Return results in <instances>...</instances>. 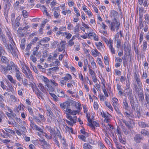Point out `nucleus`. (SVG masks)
Here are the masks:
<instances>
[{
    "mask_svg": "<svg viewBox=\"0 0 149 149\" xmlns=\"http://www.w3.org/2000/svg\"><path fill=\"white\" fill-rule=\"evenodd\" d=\"M7 108L8 110L11 113V114L12 115V116L13 118H15L16 116V114L15 113H14L12 110L8 107L7 106Z\"/></svg>",
    "mask_w": 149,
    "mask_h": 149,
    "instance_id": "nucleus-39",
    "label": "nucleus"
},
{
    "mask_svg": "<svg viewBox=\"0 0 149 149\" xmlns=\"http://www.w3.org/2000/svg\"><path fill=\"white\" fill-rule=\"evenodd\" d=\"M30 58L34 63L36 62L37 61L36 58L33 54L31 55Z\"/></svg>",
    "mask_w": 149,
    "mask_h": 149,
    "instance_id": "nucleus-52",
    "label": "nucleus"
},
{
    "mask_svg": "<svg viewBox=\"0 0 149 149\" xmlns=\"http://www.w3.org/2000/svg\"><path fill=\"white\" fill-rule=\"evenodd\" d=\"M89 72L92 76L93 75H95L94 72L89 67Z\"/></svg>",
    "mask_w": 149,
    "mask_h": 149,
    "instance_id": "nucleus-48",
    "label": "nucleus"
},
{
    "mask_svg": "<svg viewBox=\"0 0 149 149\" xmlns=\"http://www.w3.org/2000/svg\"><path fill=\"white\" fill-rule=\"evenodd\" d=\"M42 79L47 86L46 88L47 91L50 92L54 91V87L57 86L58 85V84L53 80H49L47 77L44 76H43Z\"/></svg>",
    "mask_w": 149,
    "mask_h": 149,
    "instance_id": "nucleus-1",
    "label": "nucleus"
},
{
    "mask_svg": "<svg viewBox=\"0 0 149 149\" xmlns=\"http://www.w3.org/2000/svg\"><path fill=\"white\" fill-rule=\"evenodd\" d=\"M10 99L13 102H15L17 101V99L13 95H11L10 96Z\"/></svg>",
    "mask_w": 149,
    "mask_h": 149,
    "instance_id": "nucleus-47",
    "label": "nucleus"
},
{
    "mask_svg": "<svg viewBox=\"0 0 149 149\" xmlns=\"http://www.w3.org/2000/svg\"><path fill=\"white\" fill-rule=\"evenodd\" d=\"M147 42L146 41H144L143 43V51H146L147 47Z\"/></svg>",
    "mask_w": 149,
    "mask_h": 149,
    "instance_id": "nucleus-34",
    "label": "nucleus"
},
{
    "mask_svg": "<svg viewBox=\"0 0 149 149\" xmlns=\"http://www.w3.org/2000/svg\"><path fill=\"white\" fill-rule=\"evenodd\" d=\"M72 79V77L70 74L68 73L66 74V81L68 80L70 81Z\"/></svg>",
    "mask_w": 149,
    "mask_h": 149,
    "instance_id": "nucleus-32",
    "label": "nucleus"
},
{
    "mask_svg": "<svg viewBox=\"0 0 149 149\" xmlns=\"http://www.w3.org/2000/svg\"><path fill=\"white\" fill-rule=\"evenodd\" d=\"M75 101L70 99H68L67 101H66V107H67V108H69L70 105H72L73 104Z\"/></svg>",
    "mask_w": 149,
    "mask_h": 149,
    "instance_id": "nucleus-12",
    "label": "nucleus"
},
{
    "mask_svg": "<svg viewBox=\"0 0 149 149\" xmlns=\"http://www.w3.org/2000/svg\"><path fill=\"white\" fill-rule=\"evenodd\" d=\"M1 68L2 71L3 72V73L5 74H7L8 72V71L10 70L15 71L14 68H13V67H12L9 64L7 65L6 67H5L3 65H1Z\"/></svg>",
    "mask_w": 149,
    "mask_h": 149,
    "instance_id": "nucleus-3",
    "label": "nucleus"
},
{
    "mask_svg": "<svg viewBox=\"0 0 149 149\" xmlns=\"http://www.w3.org/2000/svg\"><path fill=\"white\" fill-rule=\"evenodd\" d=\"M22 14L23 17L24 18H27L28 16V13L26 10H23L22 11Z\"/></svg>",
    "mask_w": 149,
    "mask_h": 149,
    "instance_id": "nucleus-37",
    "label": "nucleus"
},
{
    "mask_svg": "<svg viewBox=\"0 0 149 149\" xmlns=\"http://www.w3.org/2000/svg\"><path fill=\"white\" fill-rule=\"evenodd\" d=\"M58 69V66H55L53 68H50L49 69V70L50 71H54Z\"/></svg>",
    "mask_w": 149,
    "mask_h": 149,
    "instance_id": "nucleus-56",
    "label": "nucleus"
},
{
    "mask_svg": "<svg viewBox=\"0 0 149 149\" xmlns=\"http://www.w3.org/2000/svg\"><path fill=\"white\" fill-rule=\"evenodd\" d=\"M25 40H23V39H22L21 40V44L20 45V47L22 49H24L25 47Z\"/></svg>",
    "mask_w": 149,
    "mask_h": 149,
    "instance_id": "nucleus-43",
    "label": "nucleus"
},
{
    "mask_svg": "<svg viewBox=\"0 0 149 149\" xmlns=\"http://www.w3.org/2000/svg\"><path fill=\"white\" fill-rule=\"evenodd\" d=\"M38 86L39 87V89L42 91L44 93H45V88L42 84L41 83H39L38 85Z\"/></svg>",
    "mask_w": 149,
    "mask_h": 149,
    "instance_id": "nucleus-27",
    "label": "nucleus"
},
{
    "mask_svg": "<svg viewBox=\"0 0 149 149\" xmlns=\"http://www.w3.org/2000/svg\"><path fill=\"white\" fill-rule=\"evenodd\" d=\"M15 77L20 82L22 81V79L21 77V72L19 71L18 68L15 70Z\"/></svg>",
    "mask_w": 149,
    "mask_h": 149,
    "instance_id": "nucleus-5",
    "label": "nucleus"
},
{
    "mask_svg": "<svg viewBox=\"0 0 149 149\" xmlns=\"http://www.w3.org/2000/svg\"><path fill=\"white\" fill-rule=\"evenodd\" d=\"M123 123H125V125L128 127L129 129H131L132 128V126L130 125V124L128 122L126 121L125 120H123Z\"/></svg>",
    "mask_w": 149,
    "mask_h": 149,
    "instance_id": "nucleus-22",
    "label": "nucleus"
},
{
    "mask_svg": "<svg viewBox=\"0 0 149 149\" xmlns=\"http://www.w3.org/2000/svg\"><path fill=\"white\" fill-rule=\"evenodd\" d=\"M53 56H52L51 55H50L48 58V60L50 62H51L53 60L55 59V58H54Z\"/></svg>",
    "mask_w": 149,
    "mask_h": 149,
    "instance_id": "nucleus-62",
    "label": "nucleus"
},
{
    "mask_svg": "<svg viewBox=\"0 0 149 149\" xmlns=\"http://www.w3.org/2000/svg\"><path fill=\"white\" fill-rule=\"evenodd\" d=\"M139 125L141 127H145L148 126V125H146L145 123L143 122H139Z\"/></svg>",
    "mask_w": 149,
    "mask_h": 149,
    "instance_id": "nucleus-31",
    "label": "nucleus"
},
{
    "mask_svg": "<svg viewBox=\"0 0 149 149\" xmlns=\"http://www.w3.org/2000/svg\"><path fill=\"white\" fill-rule=\"evenodd\" d=\"M134 111L137 113V116L139 118L141 116V111L139 107H138L137 108H136L135 110Z\"/></svg>",
    "mask_w": 149,
    "mask_h": 149,
    "instance_id": "nucleus-24",
    "label": "nucleus"
},
{
    "mask_svg": "<svg viewBox=\"0 0 149 149\" xmlns=\"http://www.w3.org/2000/svg\"><path fill=\"white\" fill-rule=\"evenodd\" d=\"M83 148L84 149H90L91 147V146L86 143H85L83 146Z\"/></svg>",
    "mask_w": 149,
    "mask_h": 149,
    "instance_id": "nucleus-38",
    "label": "nucleus"
},
{
    "mask_svg": "<svg viewBox=\"0 0 149 149\" xmlns=\"http://www.w3.org/2000/svg\"><path fill=\"white\" fill-rule=\"evenodd\" d=\"M121 40L120 39L118 40L117 42V47L119 48L121 47Z\"/></svg>",
    "mask_w": 149,
    "mask_h": 149,
    "instance_id": "nucleus-54",
    "label": "nucleus"
},
{
    "mask_svg": "<svg viewBox=\"0 0 149 149\" xmlns=\"http://www.w3.org/2000/svg\"><path fill=\"white\" fill-rule=\"evenodd\" d=\"M135 80L137 82L138 87L139 88H141L142 86V83L140 81V79L139 78L135 79Z\"/></svg>",
    "mask_w": 149,
    "mask_h": 149,
    "instance_id": "nucleus-36",
    "label": "nucleus"
},
{
    "mask_svg": "<svg viewBox=\"0 0 149 149\" xmlns=\"http://www.w3.org/2000/svg\"><path fill=\"white\" fill-rule=\"evenodd\" d=\"M109 48L110 49L112 53L113 54H115V51L114 48H113V46L109 45Z\"/></svg>",
    "mask_w": 149,
    "mask_h": 149,
    "instance_id": "nucleus-42",
    "label": "nucleus"
},
{
    "mask_svg": "<svg viewBox=\"0 0 149 149\" xmlns=\"http://www.w3.org/2000/svg\"><path fill=\"white\" fill-rule=\"evenodd\" d=\"M145 99L147 103L149 105V95L148 94H145Z\"/></svg>",
    "mask_w": 149,
    "mask_h": 149,
    "instance_id": "nucleus-51",
    "label": "nucleus"
},
{
    "mask_svg": "<svg viewBox=\"0 0 149 149\" xmlns=\"http://www.w3.org/2000/svg\"><path fill=\"white\" fill-rule=\"evenodd\" d=\"M55 138V139H58L59 138V139L61 140V136L60 135V133L59 131H57L56 132L54 133L53 135Z\"/></svg>",
    "mask_w": 149,
    "mask_h": 149,
    "instance_id": "nucleus-14",
    "label": "nucleus"
},
{
    "mask_svg": "<svg viewBox=\"0 0 149 149\" xmlns=\"http://www.w3.org/2000/svg\"><path fill=\"white\" fill-rule=\"evenodd\" d=\"M74 44V42L72 41V40H70L67 43V46H71Z\"/></svg>",
    "mask_w": 149,
    "mask_h": 149,
    "instance_id": "nucleus-50",
    "label": "nucleus"
},
{
    "mask_svg": "<svg viewBox=\"0 0 149 149\" xmlns=\"http://www.w3.org/2000/svg\"><path fill=\"white\" fill-rule=\"evenodd\" d=\"M105 104L106 106H107L109 109L112 111H113V109L109 102L107 101H105Z\"/></svg>",
    "mask_w": 149,
    "mask_h": 149,
    "instance_id": "nucleus-28",
    "label": "nucleus"
},
{
    "mask_svg": "<svg viewBox=\"0 0 149 149\" xmlns=\"http://www.w3.org/2000/svg\"><path fill=\"white\" fill-rule=\"evenodd\" d=\"M56 91V94L57 95L58 97H63L65 96L64 93L62 90L57 88Z\"/></svg>",
    "mask_w": 149,
    "mask_h": 149,
    "instance_id": "nucleus-11",
    "label": "nucleus"
},
{
    "mask_svg": "<svg viewBox=\"0 0 149 149\" xmlns=\"http://www.w3.org/2000/svg\"><path fill=\"white\" fill-rule=\"evenodd\" d=\"M92 129L93 130H95V126L97 127L99 126L100 125L99 123H97L95 121H93L92 123Z\"/></svg>",
    "mask_w": 149,
    "mask_h": 149,
    "instance_id": "nucleus-21",
    "label": "nucleus"
},
{
    "mask_svg": "<svg viewBox=\"0 0 149 149\" xmlns=\"http://www.w3.org/2000/svg\"><path fill=\"white\" fill-rule=\"evenodd\" d=\"M4 129L7 132L10 133L12 134H14L15 133V132L12 130L8 128H5Z\"/></svg>",
    "mask_w": 149,
    "mask_h": 149,
    "instance_id": "nucleus-35",
    "label": "nucleus"
},
{
    "mask_svg": "<svg viewBox=\"0 0 149 149\" xmlns=\"http://www.w3.org/2000/svg\"><path fill=\"white\" fill-rule=\"evenodd\" d=\"M39 116L41 120L42 121H44L45 120V119L43 115H41L40 114H39Z\"/></svg>",
    "mask_w": 149,
    "mask_h": 149,
    "instance_id": "nucleus-61",
    "label": "nucleus"
},
{
    "mask_svg": "<svg viewBox=\"0 0 149 149\" xmlns=\"http://www.w3.org/2000/svg\"><path fill=\"white\" fill-rule=\"evenodd\" d=\"M51 96L53 98L54 100L57 101V97L54 94L52 93H49Z\"/></svg>",
    "mask_w": 149,
    "mask_h": 149,
    "instance_id": "nucleus-49",
    "label": "nucleus"
},
{
    "mask_svg": "<svg viewBox=\"0 0 149 149\" xmlns=\"http://www.w3.org/2000/svg\"><path fill=\"white\" fill-rule=\"evenodd\" d=\"M120 23L119 22H118L117 20H112L110 24V29L112 31L116 30L117 31L120 28Z\"/></svg>",
    "mask_w": 149,
    "mask_h": 149,
    "instance_id": "nucleus-2",
    "label": "nucleus"
},
{
    "mask_svg": "<svg viewBox=\"0 0 149 149\" xmlns=\"http://www.w3.org/2000/svg\"><path fill=\"white\" fill-rule=\"evenodd\" d=\"M123 103L124 104L123 108L126 110H128L129 108V105L127 102V99L126 98L124 100Z\"/></svg>",
    "mask_w": 149,
    "mask_h": 149,
    "instance_id": "nucleus-17",
    "label": "nucleus"
},
{
    "mask_svg": "<svg viewBox=\"0 0 149 149\" xmlns=\"http://www.w3.org/2000/svg\"><path fill=\"white\" fill-rule=\"evenodd\" d=\"M134 141L136 143H140L141 140L143 139V138L140 134H137L135 135L134 137Z\"/></svg>",
    "mask_w": 149,
    "mask_h": 149,
    "instance_id": "nucleus-8",
    "label": "nucleus"
},
{
    "mask_svg": "<svg viewBox=\"0 0 149 149\" xmlns=\"http://www.w3.org/2000/svg\"><path fill=\"white\" fill-rule=\"evenodd\" d=\"M78 138L81 139L83 141H84V142H86V138L85 137V136H84L83 135H78Z\"/></svg>",
    "mask_w": 149,
    "mask_h": 149,
    "instance_id": "nucleus-41",
    "label": "nucleus"
},
{
    "mask_svg": "<svg viewBox=\"0 0 149 149\" xmlns=\"http://www.w3.org/2000/svg\"><path fill=\"white\" fill-rule=\"evenodd\" d=\"M84 71H86L87 69V66L88 65V61L87 59H85L84 61Z\"/></svg>",
    "mask_w": 149,
    "mask_h": 149,
    "instance_id": "nucleus-20",
    "label": "nucleus"
},
{
    "mask_svg": "<svg viewBox=\"0 0 149 149\" xmlns=\"http://www.w3.org/2000/svg\"><path fill=\"white\" fill-rule=\"evenodd\" d=\"M34 127L35 128L36 130L42 132H43V130L41 128L38 127L37 125L34 124H33Z\"/></svg>",
    "mask_w": 149,
    "mask_h": 149,
    "instance_id": "nucleus-44",
    "label": "nucleus"
},
{
    "mask_svg": "<svg viewBox=\"0 0 149 149\" xmlns=\"http://www.w3.org/2000/svg\"><path fill=\"white\" fill-rule=\"evenodd\" d=\"M66 117L68 119L70 120H73L72 117L71 116V115H72L71 114L69 113H66Z\"/></svg>",
    "mask_w": 149,
    "mask_h": 149,
    "instance_id": "nucleus-53",
    "label": "nucleus"
},
{
    "mask_svg": "<svg viewBox=\"0 0 149 149\" xmlns=\"http://www.w3.org/2000/svg\"><path fill=\"white\" fill-rule=\"evenodd\" d=\"M64 42L63 41L62 43H60L61 46L59 45H58V50L60 51H62L63 50L64 51H65V44H64Z\"/></svg>",
    "mask_w": 149,
    "mask_h": 149,
    "instance_id": "nucleus-13",
    "label": "nucleus"
},
{
    "mask_svg": "<svg viewBox=\"0 0 149 149\" xmlns=\"http://www.w3.org/2000/svg\"><path fill=\"white\" fill-rule=\"evenodd\" d=\"M9 49H8V50L11 53L13 56L17 58L18 56L17 52V50H15L13 49V46L10 44L9 45Z\"/></svg>",
    "mask_w": 149,
    "mask_h": 149,
    "instance_id": "nucleus-7",
    "label": "nucleus"
},
{
    "mask_svg": "<svg viewBox=\"0 0 149 149\" xmlns=\"http://www.w3.org/2000/svg\"><path fill=\"white\" fill-rule=\"evenodd\" d=\"M7 78L11 83H13L14 85H16V80L13 79L11 76L8 75L7 76Z\"/></svg>",
    "mask_w": 149,
    "mask_h": 149,
    "instance_id": "nucleus-18",
    "label": "nucleus"
},
{
    "mask_svg": "<svg viewBox=\"0 0 149 149\" xmlns=\"http://www.w3.org/2000/svg\"><path fill=\"white\" fill-rule=\"evenodd\" d=\"M66 113H68L71 114L72 115H76L79 113L78 111L72 110L68 108H66Z\"/></svg>",
    "mask_w": 149,
    "mask_h": 149,
    "instance_id": "nucleus-9",
    "label": "nucleus"
},
{
    "mask_svg": "<svg viewBox=\"0 0 149 149\" xmlns=\"http://www.w3.org/2000/svg\"><path fill=\"white\" fill-rule=\"evenodd\" d=\"M35 89L38 91L37 92H36V91H35V92L36 94L38 96H39L41 98H42V95H43V93L40 91L39 89L38 88H37L36 87V88Z\"/></svg>",
    "mask_w": 149,
    "mask_h": 149,
    "instance_id": "nucleus-23",
    "label": "nucleus"
},
{
    "mask_svg": "<svg viewBox=\"0 0 149 149\" xmlns=\"http://www.w3.org/2000/svg\"><path fill=\"white\" fill-rule=\"evenodd\" d=\"M141 134L145 136L149 135V131L143 130L141 132Z\"/></svg>",
    "mask_w": 149,
    "mask_h": 149,
    "instance_id": "nucleus-30",
    "label": "nucleus"
},
{
    "mask_svg": "<svg viewBox=\"0 0 149 149\" xmlns=\"http://www.w3.org/2000/svg\"><path fill=\"white\" fill-rule=\"evenodd\" d=\"M7 36L8 37V38L9 40L10 41H13V39L12 38V35L11 33L10 32H7Z\"/></svg>",
    "mask_w": 149,
    "mask_h": 149,
    "instance_id": "nucleus-45",
    "label": "nucleus"
},
{
    "mask_svg": "<svg viewBox=\"0 0 149 149\" xmlns=\"http://www.w3.org/2000/svg\"><path fill=\"white\" fill-rule=\"evenodd\" d=\"M143 33L141 32L140 35V38L139 40L140 43H141L142 41L143 40Z\"/></svg>",
    "mask_w": 149,
    "mask_h": 149,
    "instance_id": "nucleus-57",
    "label": "nucleus"
},
{
    "mask_svg": "<svg viewBox=\"0 0 149 149\" xmlns=\"http://www.w3.org/2000/svg\"><path fill=\"white\" fill-rule=\"evenodd\" d=\"M10 65L12 67H13V68H14L15 70H16L18 68L17 66L12 61L10 62Z\"/></svg>",
    "mask_w": 149,
    "mask_h": 149,
    "instance_id": "nucleus-55",
    "label": "nucleus"
},
{
    "mask_svg": "<svg viewBox=\"0 0 149 149\" xmlns=\"http://www.w3.org/2000/svg\"><path fill=\"white\" fill-rule=\"evenodd\" d=\"M60 64V63L58 60H56L54 62H53V65L55 66H58Z\"/></svg>",
    "mask_w": 149,
    "mask_h": 149,
    "instance_id": "nucleus-59",
    "label": "nucleus"
},
{
    "mask_svg": "<svg viewBox=\"0 0 149 149\" xmlns=\"http://www.w3.org/2000/svg\"><path fill=\"white\" fill-rule=\"evenodd\" d=\"M46 127L49 129V132L51 134L50 135L52 136L54 135L55 132V130L53 128H51V127L49 126H46Z\"/></svg>",
    "mask_w": 149,
    "mask_h": 149,
    "instance_id": "nucleus-25",
    "label": "nucleus"
},
{
    "mask_svg": "<svg viewBox=\"0 0 149 149\" xmlns=\"http://www.w3.org/2000/svg\"><path fill=\"white\" fill-rule=\"evenodd\" d=\"M127 96L128 97H129V99L130 101H132L134 100V98L133 96V95L132 94V90H130L129 92H128L127 93Z\"/></svg>",
    "mask_w": 149,
    "mask_h": 149,
    "instance_id": "nucleus-15",
    "label": "nucleus"
},
{
    "mask_svg": "<svg viewBox=\"0 0 149 149\" xmlns=\"http://www.w3.org/2000/svg\"><path fill=\"white\" fill-rule=\"evenodd\" d=\"M144 18L145 19V23H147L148 24L149 23V15L146 14L144 15Z\"/></svg>",
    "mask_w": 149,
    "mask_h": 149,
    "instance_id": "nucleus-26",
    "label": "nucleus"
},
{
    "mask_svg": "<svg viewBox=\"0 0 149 149\" xmlns=\"http://www.w3.org/2000/svg\"><path fill=\"white\" fill-rule=\"evenodd\" d=\"M50 40V38L48 37H45L43 38L39 42H38V43L40 45H42V43H46L49 41Z\"/></svg>",
    "mask_w": 149,
    "mask_h": 149,
    "instance_id": "nucleus-10",
    "label": "nucleus"
},
{
    "mask_svg": "<svg viewBox=\"0 0 149 149\" xmlns=\"http://www.w3.org/2000/svg\"><path fill=\"white\" fill-rule=\"evenodd\" d=\"M138 96L139 98V101L143 102L144 99V95L141 92L138 94Z\"/></svg>",
    "mask_w": 149,
    "mask_h": 149,
    "instance_id": "nucleus-29",
    "label": "nucleus"
},
{
    "mask_svg": "<svg viewBox=\"0 0 149 149\" xmlns=\"http://www.w3.org/2000/svg\"><path fill=\"white\" fill-rule=\"evenodd\" d=\"M110 16L113 20H117L116 18L118 17V13L115 10H111L110 12Z\"/></svg>",
    "mask_w": 149,
    "mask_h": 149,
    "instance_id": "nucleus-4",
    "label": "nucleus"
},
{
    "mask_svg": "<svg viewBox=\"0 0 149 149\" xmlns=\"http://www.w3.org/2000/svg\"><path fill=\"white\" fill-rule=\"evenodd\" d=\"M1 61L5 64H8L9 63V60L6 57L3 56L1 59Z\"/></svg>",
    "mask_w": 149,
    "mask_h": 149,
    "instance_id": "nucleus-16",
    "label": "nucleus"
},
{
    "mask_svg": "<svg viewBox=\"0 0 149 149\" xmlns=\"http://www.w3.org/2000/svg\"><path fill=\"white\" fill-rule=\"evenodd\" d=\"M61 8L63 10L65 9V3L64 2H61L60 4Z\"/></svg>",
    "mask_w": 149,
    "mask_h": 149,
    "instance_id": "nucleus-63",
    "label": "nucleus"
},
{
    "mask_svg": "<svg viewBox=\"0 0 149 149\" xmlns=\"http://www.w3.org/2000/svg\"><path fill=\"white\" fill-rule=\"evenodd\" d=\"M97 61H98V63L99 65L101 66L102 68H104V66L102 64V62L101 61V60L100 58H97Z\"/></svg>",
    "mask_w": 149,
    "mask_h": 149,
    "instance_id": "nucleus-58",
    "label": "nucleus"
},
{
    "mask_svg": "<svg viewBox=\"0 0 149 149\" xmlns=\"http://www.w3.org/2000/svg\"><path fill=\"white\" fill-rule=\"evenodd\" d=\"M72 36V35L70 33L66 32V38L67 39H69Z\"/></svg>",
    "mask_w": 149,
    "mask_h": 149,
    "instance_id": "nucleus-64",
    "label": "nucleus"
},
{
    "mask_svg": "<svg viewBox=\"0 0 149 149\" xmlns=\"http://www.w3.org/2000/svg\"><path fill=\"white\" fill-rule=\"evenodd\" d=\"M125 51L128 52L129 53V54L130 53V52L131 50V47L130 46H127L126 47V45H125Z\"/></svg>",
    "mask_w": 149,
    "mask_h": 149,
    "instance_id": "nucleus-46",
    "label": "nucleus"
},
{
    "mask_svg": "<svg viewBox=\"0 0 149 149\" xmlns=\"http://www.w3.org/2000/svg\"><path fill=\"white\" fill-rule=\"evenodd\" d=\"M139 17H143V15L144 10L143 8H139Z\"/></svg>",
    "mask_w": 149,
    "mask_h": 149,
    "instance_id": "nucleus-33",
    "label": "nucleus"
},
{
    "mask_svg": "<svg viewBox=\"0 0 149 149\" xmlns=\"http://www.w3.org/2000/svg\"><path fill=\"white\" fill-rule=\"evenodd\" d=\"M94 36H95V33H89L88 34V36L89 38L91 39H93Z\"/></svg>",
    "mask_w": 149,
    "mask_h": 149,
    "instance_id": "nucleus-40",
    "label": "nucleus"
},
{
    "mask_svg": "<svg viewBox=\"0 0 149 149\" xmlns=\"http://www.w3.org/2000/svg\"><path fill=\"white\" fill-rule=\"evenodd\" d=\"M65 29V27L63 28H61L60 29V31L57 32L56 33L57 35H61L62 36H64L65 34V32H63L62 31L64 29Z\"/></svg>",
    "mask_w": 149,
    "mask_h": 149,
    "instance_id": "nucleus-19",
    "label": "nucleus"
},
{
    "mask_svg": "<svg viewBox=\"0 0 149 149\" xmlns=\"http://www.w3.org/2000/svg\"><path fill=\"white\" fill-rule=\"evenodd\" d=\"M130 104L132 108L134 111L135 110V108L138 107L139 106V102L137 101L136 102L134 101V100L132 101H130Z\"/></svg>",
    "mask_w": 149,
    "mask_h": 149,
    "instance_id": "nucleus-6",
    "label": "nucleus"
},
{
    "mask_svg": "<svg viewBox=\"0 0 149 149\" xmlns=\"http://www.w3.org/2000/svg\"><path fill=\"white\" fill-rule=\"evenodd\" d=\"M119 142L123 144L125 143V142L123 139L122 136L121 135L119 136Z\"/></svg>",
    "mask_w": 149,
    "mask_h": 149,
    "instance_id": "nucleus-60",
    "label": "nucleus"
}]
</instances>
